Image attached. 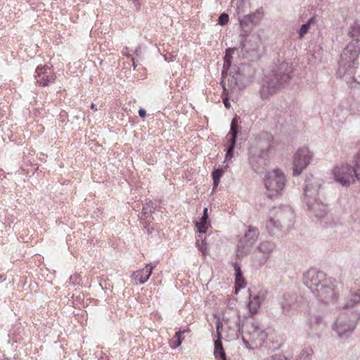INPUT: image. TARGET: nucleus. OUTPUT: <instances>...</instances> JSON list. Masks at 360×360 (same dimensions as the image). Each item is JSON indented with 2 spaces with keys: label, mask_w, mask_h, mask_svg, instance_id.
I'll return each mask as SVG.
<instances>
[{
  "label": "nucleus",
  "mask_w": 360,
  "mask_h": 360,
  "mask_svg": "<svg viewBox=\"0 0 360 360\" xmlns=\"http://www.w3.org/2000/svg\"><path fill=\"white\" fill-rule=\"evenodd\" d=\"M292 68L290 64L281 62L272 72V75L266 77L259 90L262 100H267L276 94L278 90L291 78Z\"/></svg>",
  "instance_id": "obj_3"
},
{
  "label": "nucleus",
  "mask_w": 360,
  "mask_h": 360,
  "mask_svg": "<svg viewBox=\"0 0 360 360\" xmlns=\"http://www.w3.org/2000/svg\"><path fill=\"white\" fill-rule=\"evenodd\" d=\"M314 154L308 147L300 148L293 155L292 174L300 175L311 163Z\"/></svg>",
  "instance_id": "obj_11"
},
{
  "label": "nucleus",
  "mask_w": 360,
  "mask_h": 360,
  "mask_svg": "<svg viewBox=\"0 0 360 360\" xmlns=\"http://www.w3.org/2000/svg\"><path fill=\"white\" fill-rule=\"evenodd\" d=\"M91 108L92 110H96V111L97 110V108H96V107L95 106V105H94V103H92V104L91 105Z\"/></svg>",
  "instance_id": "obj_47"
},
{
  "label": "nucleus",
  "mask_w": 360,
  "mask_h": 360,
  "mask_svg": "<svg viewBox=\"0 0 360 360\" xmlns=\"http://www.w3.org/2000/svg\"><path fill=\"white\" fill-rule=\"evenodd\" d=\"M316 20V17H311L306 23L303 24L301 26L299 30L300 38H302L304 36V34L307 33L311 25L315 23Z\"/></svg>",
  "instance_id": "obj_30"
},
{
  "label": "nucleus",
  "mask_w": 360,
  "mask_h": 360,
  "mask_svg": "<svg viewBox=\"0 0 360 360\" xmlns=\"http://www.w3.org/2000/svg\"><path fill=\"white\" fill-rule=\"evenodd\" d=\"M243 4V0H241L240 1V3H238L237 8H238V11L240 10V6H242Z\"/></svg>",
  "instance_id": "obj_43"
},
{
  "label": "nucleus",
  "mask_w": 360,
  "mask_h": 360,
  "mask_svg": "<svg viewBox=\"0 0 360 360\" xmlns=\"http://www.w3.org/2000/svg\"><path fill=\"white\" fill-rule=\"evenodd\" d=\"M153 269V266L151 264H148L143 269L134 271L132 274V277L136 283L143 284L150 278Z\"/></svg>",
  "instance_id": "obj_15"
},
{
  "label": "nucleus",
  "mask_w": 360,
  "mask_h": 360,
  "mask_svg": "<svg viewBox=\"0 0 360 360\" xmlns=\"http://www.w3.org/2000/svg\"><path fill=\"white\" fill-rule=\"evenodd\" d=\"M352 167L356 181L360 183V151L353 158Z\"/></svg>",
  "instance_id": "obj_26"
},
{
  "label": "nucleus",
  "mask_w": 360,
  "mask_h": 360,
  "mask_svg": "<svg viewBox=\"0 0 360 360\" xmlns=\"http://www.w3.org/2000/svg\"><path fill=\"white\" fill-rule=\"evenodd\" d=\"M133 65H134V68H136V63L134 62V59H133Z\"/></svg>",
  "instance_id": "obj_50"
},
{
  "label": "nucleus",
  "mask_w": 360,
  "mask_h": 360,
  "mask_svg": "<svg viewBox=\"0 0 360 360\" xmlns=\"http://www.w3.org/2000/svg\"><path fill=\"white\" fill-rule=\"evenodd\" d=\"M360 304V294L352 293L351 294L343 306V310L345 311H352V309L356 305Z\"/></svg>",
  "instance_id": "obj_17"
},
{
  "label": "nucleus",
  "mask_w": 360,
  "mask_h": 360,
  "mask_svg": "<svg viewBox=\"0 0 360 360\" xmlns=\"http://www.w3.org/2000/svg\"><path fill=\"white\" fill-rule=\"evenodd\" d=\"M286 184V178L284 173L275 169L269 172L265 177V187L269 191L268 196L271 198L280 194L283 190Z\"/></svg>",
  "instance_id": "obj_8"
},
{
  "label": "nucleus",
  "mask_w": 360,
  "mask_h": 360,
  "mask_svg": "<svg viewBox=\"0 0 360 360\" xmlns=\"http://www.w3.org/2000/svg\"><path fill=\"white\" fill-rule=\"evenodd\" d=\"M268 150H269V145L267 144L265 147L261 148L259 153L258 154V158L266 159L268 156Z\"/></svg>",
  "instance_id": "obj_37"
},
{
  "label": "nucleus",
  "mask_w": 360,
  "mask_h": 360,
  "mask_svg": "<svg viewBox=\"0 0 360 360\" xmlns=\"http://www.w3.org/2000/svg\"><path fill=\"white\" fill-rule=\"evenodd\" d=\"M328 279L323 271L316 270V269H310L304 274L303 282L304 284L314 293Z\"/></svg>",
  "instance_id": "obj_12"
},
{
  "label": "nucleus",
  "mask_w": 360,
  "mask_h": 360,
  "mask_svg": "<svg viewBox=\"0 0 360 360\" xmlns=\"http://www.w3.org/2000/svg\"><path fill=\"white\" fill-rule=\"evenodd\" d=\"M245 42L243 41H242L240 42V46H241L242 50H243L245 49Z\"/></svg>",
  "instance_id": "obj_46"
},
{
  "label": "nucleus",
  "mask_w": 360,
  "mask_h": 360,
  "mask_svg": "<svg viewBox=\"0 0 360 360\" xmlns=\"http://www.w3.org/2000/svg\"><path fill=\"white\" fill-rule=\"evenodd\" d=\"M186 330L177 331L174 336L170 340L169 345L172 349H176L181 345L183 338H181V334L186 333Z\"/></svg>",
  "instance_id": "obj_28"
},
{
  "label": "nucleus",
  "mask_w": 360,
  "mask_h": 360,
  "mask_svg": "<svg viewBox=\"0 0 360 360\" xmlns=\"http://www.w3.org/2000/svg\"><path fill=\"white\" fill-rule=\"evenodd\" d=\"M237 123H238L237 118L234 117L231 121V129H230L229 133L227 135V137L230 136V138L229 140V146L226 153V160L231 159L233 157V149L235 148L236 137L238 135Z\"/></svg>",
  "instance_id": "obj_14"
},
{
  "label": "nucleus",
  "mask_w": 360,
  "mask_h": 360,
  "mask_svg": "<svg viewBox=\"0 0 360 360\" xmlns=\"http://www.w3.org/2000/svg\"><path fill=\"white\" fill-rule=\"evenodd\" d=\"M259 234V229L257 227L249 226L248 231L242 238L255 244L258 239Z\"/></svg>",
  "instance_id": "obj_20"
},
{
  "label": "nucleus",
  "mask_w": 360,
  "mask_h": 360,
  "mask_svg": "<svg viewBox=\"0 0 360 360\" xmlns=\"http://www.w3.org/2000/svg\"><path fill=\"white\" fill-rule=\"evenodd\" d=\"M234 268L236 271V293H237L238 290L245 287L246 283L242 276L240 268L236 265Z\"/></svg>",
  "instance_id": "obj_25"
},
{
  "label": "nucleus",
  "mask_w": 360,
  "mask_h": 360,
  "mask_svg": "<svg viewBox=\"0 0 360 360\" xmlns=\"http://www.w3.org/2000/svg\"><path fill=\"white\" fill-rule=\"evenodd\" d=\"M214 354L217 360H226V354L222 347V343L220 338L214 341Z\"/></svg>",
  "instance_id": "obj_24"
},
{
  "label": "nucleus",
  "mask_w": 360,
  "mask_h": 360,
  "mask_svg": "<svg viewBox=\"0 0 360 360\" xmlns=\"http://www.w3.org/2000/svg\"><path fill=\"white\" fill-rule=\"evenodd\" d=\"M236 49H228L224 57L222 77L227 78V86L231 90L244 89L246 84L250 82L255 75V70L249 65L241 64L238 67L234 66L228 75V70L231 65L232 54Z\"/></svg>",
  "instance_id": "obj_1"
},
{
  "label": "nucleus",
  "mask_w": 360,
  "mask_h": 360,
  "mask_svg": "<svg viewBox=\"0 0 360 360\" xmlns=\"http://www.w3.org/2000/svg\"><path fill=\"white\" fill-rule=\"evenodd\" d=\"M199 238L197 240L196 245L198 248V250L202 253L205 254L207 250V243L205 240H203L201 236H198Z\"/></svg>",
  "instance_id": "obj_34"
},
{
  "label": "nucleus",
  "mask_w": 360,
  "mask_h": 360,
  "mask_svg": "<svg viewBox=\"0 0 360 360\" xmlns=\"http://www.w3.org/2000/svg\"><path fill=\"white\" fill-rule=\"evenodd\" d=\"M233 319V322H230V320L227 319L226 321V323L228 325V327L231 328L233 332H240L241 329L240 315H237Z\"/></svg>",
  "instance_id": "obj_27"
},
{
  "label": "nucleus",
  "mask_w": 360,
  "mask_h": 360,
  "mask_svg": "<svg viewBox=\"0 0 360 360\" xmlns=\"http://www.w3.org/2000/svg\"><path fill=\"white\" fill-rule=\"evenodd\" d=\"M313 351L310 347L303 349L299 356L297 360H309L311 357Z\"/></svg>",
  "instance_id": "obj_33"
},
{
  "label": "nucleus",
  "mask_w": 360,
  "mask_h": 360,
  "mask_svg": "<svg viewBox=\"0 0 360 360\" xmlns=\"http://www.w3.org/2000/svg\"><path fill=\"white\" fill-rule=\"evenodd\" d=\"M274 248H275L274 243H271L270 241H267V240L262 241L257 247V250L259 252H261V253H262V254H264L265 255H267V257H269L270 256V254L274 250Z\"/></svg>",
  "instance_id": "obj_23"
},
{
  "label": "nucleus",
  "mask_w": 360,
  "mask_h": 360,
  "mask_svg": "<svg viewBox=\"0 0 360 360\" xmlns=\"http://www.w3.org/2000/svg\"><path fill=\"white\" fill-rule=\"evenodd\" d=\"M323 180L310 175L305 180L303 201L316 217L321 219L327 213V205L321 198L320 190Z\"/></svg>",
  "instance_id": "obj_2"
},
{
  "label": "nucleus",
  "mask_w": 360,
  "mask_h": 360,
  "mask_svg": "<svg viewBox=\"0 0 360 360\" xmlns=\"http://www.w3.org/2000/svg\"><path fill=\"white\" fill-rule=\"evenodd\" d=\"M269 258V257H267V255H265L262 253V255H259L257 252H255L252 257V265L255 269H259L266 263Z\"/></svg>",
  "instance_id": "obj_21"
},
{
  "label": "nucleus",
  "mask_w": 360,
  "mask_h": 360,
  "mask_svg": "<svg viewBox=\"0 0 360 360\" xmlns=\"http://www.w3.org/2000/svg\"><path fill=\"white\" fill-rule=\"evenodd\" d=\"M146 112L144 109H142V108L139 109V115L140 117H143L146 116Z\"/></svg>",
  "instance_id": "obj_41"
},
{
  "label": "nucleus",
  "mask_w": 360,
  "mask_h": 360,
  "mask_svg": "<svg viewBox=\"0 0 360 360\" xmlns=\"http://www.w3.org/2000/svg\"><path fill=\"white\" fill-rule=\"evenodd\" d=\"M35 79L41 86H48L54 82L56 75L51 66L39 65L35 70Z\"/></svg>",
  "instance_id": "obj_13"
},
{
  "label": "nucleus",
  "mask_w": 360,
  "mask_h": 360,
  "mask_svg": "<svg viewBox=\"0 0 360 360\" xmlns=\"http://www.w3.org/2000/svg\"><path fill=\"white\" fill-rule=\"evenodd\" d=\"M221 83H222V86H223V88H224V91H228L229 89H227L226 87V82H225V81L223 80L221 82Z\"/></svg>",
  "instance_id": "obj_44"
},
{
  "label": "nucleus",
  "mask_w": 360,
  "mask_h": 360,
  "mask_svg": "<svg viewBox=\"0 0 360 360\" xmlns=\"http://www.w3.org/2000/svg\"><path fill=\"white\" fill-rule=\"evenodd\" d=\"M210 226V223L208 218H204L202 217L199 221L195 223V226L200 233H205Z\"/></svg>",
  "instance_id": "obj_29"
},
{
  "label": "nucleus",
  "mask_w": 360,
  "mask_h": 360,
  "mask_svg": "<svg viewBox=\"0 0 360 360\" xmlns=\"http://www.w3.org/2000/svg\"><path fill=\"white\" fill-rule=\"evenodd\" d=\"M267 360H290V359L283 354H276L274 356H271Z\"/></svg>",
  "instance_id": "obj_38"
},
{
  "label": "nucleus",
  "mask_w": 360,
  "mask_h": 360,
  "mask_svg": "<svg viewBox=\"0 0 360 360\" xmlns=\"http://www.w3.org/2000/svg\"><path fill=\"white\" fill-rule=\"evenodd\" d=\"M216 325H217V332L219 336L220 337V335H221V329L223 327V324H222V322L220 321L219 319H217V321L216 322Z\"/></svg>",
  "instance_id": "obj_39"
},
{
  "label": "nucleus",
  "mask_w": 360,
  "mask_h": 360,
  "mask_svg": "<svg viewBox=\"0 0 360 360\" xmlns=\"http://www.w3.org/2000/svg\"><path fill=\"white\" fill-rule=\"evenodd\" d=\"M334 181L345 187L354 184L356 181L352 166L347 163L336 165L331 170Z\"/></svg>",
  "instance_id": "obj_9"
},
{
  "label": "nucleus",
  "mask_w": 360,
  "mask_h": 360,
  "mask_svg": "<svg viewBox=\"0 0 360 360\" xmlns=\"http://www.w3.org/2000/svg\"><path fill=\"white\" fill-rule=\"evenodd\" d=\"M264 141H262V140H259V146H260V147H263V146H263V143H264Z\"/></svg>",
  "instance_id": "obj_48"
},
{
  "label": "nucleus",
  "mask_w": 360,
  "mask_h": 360,
  "mask_svg": "<svg viewBox=\"0 0 360 360\" xmlns=\"http://www.w3.org/2000/svg\"><path fill=\"white\" fill-rule=\"evenodd\" d=\"M254 244L243 239H240L237 247V257H243L249 252Z\"/></svg>",
  "instance_id": "obj_18"
},
{
  "label": "nucleus",
  "mask_w": 360,
  "mask_h": 360,
  "mask_svg": "<svg viewBox=\"0 0 360 360\" xmlns=\"http://www.w3.org/2000/svg\"><path fill=\"white\" fill-rule=\"evenodd\" d=\"M295 302V297L290 295H284L281 302L283 312L285 314H290L294 309Z\"/></svg>",
  "instance_id": "obj_16"
},
{
  "label": "nucleus",
  "mask_w": 360,
  "mask_h": 360,
  "mask_svg": "<svg viewBox=\"0 0 360 360\" xmlns=\"http://www.w3.org/2000/svg\"><path fill=\"white\" fill-rule=\"evenodd\" d=\"M266 338L265 330L255 321L246 325L242 336L243 344L249 349L261 347Z\"/></svg>",
  "instance_id": "obj_7"
},
{
  "label": "nucleus",
  "mask_w": 360,
  "mask_h": 360,
  "mask_svg": "<svg viewBox=\"0 0 360 360\" xmlns=\"http://www.w3.org/2000/svg\"><path fill=\"white\" fill-rule=\"evenodd\" d=\"M308 321L309 328L314 331H318L319 329H321L323 326H325L322 318L318 315L310 316Z\"/></svg>",
  "instance_id": "obj_19"
},
{
  "label": "nucleus",
  "mask_w": 360,
  "mask_h": 360,
  "mask_svg": "<svg viewBox=\"0 0 360 360\" xmlns=\"http://www.w3.org/2000/svg\"><path fill=\"white\" fill-rule=\"evenodd\" d=\"M360 49L358 46V39L350 41L344 49L340 56L337 75L340 78H345L349 82L350 79L355 80L354 75L357 68L356 63Z\"/></svg>",
  "instance_id": "obj_5"
},
{
  "label": "nucleus",
  "mask_w": 360,
  "mask_h": 360,
  "mask_svg": "<svg viewBox=\"0 0 360 360\" xmlns=\"http://www.w3.org/2000/svg\"><path fill=\"white\" fill-rule=\"evenodd\" d=\"M229 19V18L228 14L222 13L219 17V20H218L219 24L221 25H225L228 23Z\"/></svg>",
  "instance_id": "obj_36"
},
{
  "label": "nucleus",
  "mask_w": 360,
  "mask_h": 360,
  "mask_svg": "<svg viewBox=\"0 0 360 360\" xmlns=\"http://www.w3.org/2000/svg\"><path fill=\"white\" fill-rule=\"evenodd\" d=\"M255 155H256V153H254V155L250 158V161L251 162H254L255 160Z\"/></svg>",
  "instance_id": "obj_45"
},
{
  "label": "nucleus",
  "mask_w": 360,
  "mask_h": 360,
  "mask_svg": "<svg viewBox=\"0 0 360 360\" xmlns=\"http://www.w3.org/2000/svg\"><path fill=\"white\" fill-rule=\"evenodd\" d=\"M202 217H204V218H208V209L207 208L204 209Z\"/></svg>",
  "instance_id": "obj_42"
},
{
  "label": "nucleus",
  "mask_w": 360,
  "mask_h": 360,
  "mask_svg": "<svg viewBox=\"0 0 360 360\" xmlns=\"http://www.w3.org/2000/svg\"><path fill=\"white\" fill-rule=\"evenodd\" d=\"M314 295L321 302L328 304L337 300L339 295L338 284L334 279L328 278Z\"/></svg>",
  "instance_id": "obj_10"
},
{
  "label": "nucleus",
  "mask_w": 360,
  "mask_h": 360,
  "mask_svg": "<svg viewBox=\"0 0 360 360\" xmlns=\"http://www.w3.org/2000/svg\"><path fill=\"white\" fill-rule=\"evenodd\" d=\"M143 212L144 214L147 213L146 209L145 207L143 208Z\"/></svg>",
  "instance_id": "obj_49"
},
{
  "label": "nucleus",
  "mask_w": 360,
  "mask_h": 360,
  "mask_svg": "<svg viewBox=\"0 0 360 360\" xmlns=\"http://www.w3.org/2000/svg\"><path fill=\"white\" fill-rule=\"evenodd\" d=\"M223 102H224V105H225V107L226 108H229L231 107V104H230V103H229V101L227 98H223Z\"/></svg>",
  "instance_id": "obj_40"
},
{
  "label": "nucleus",
  "mask_w": 360,
  "mask_h": 360,
  "mask_svg": "<svg viewBox=\"0 0 360 360\" xmlns=\"http://www.w3.org/2000/svg\"><path fill=\"white\" fill-rule=\"evenodd\" d=\"M295 213L291 207L283 205L272 208L266 222V229L272 236H277L283 229H291L294 226Z\"/></svg>",
  "instance_id": "obj_4"
},
{
  "label": "nucleus",
  "mask_w": 360,
  "mask_h": 360,
  "mask_svg": "<svg viewBox=\"0 0 360 360\" xmlns=\"http://www.w3.org/2000/svg\"><path fill=\"white\" fill-rule=\"evenodd\" d=\"M247 17H250L251 24L257 25L263 17L262 11L257 10L255 13L246 15Z\"/></svg>",
  "instance_id": "obj_31"
},
{
  "label": "nucleus",
  "mask_w": 360,
  "mask_h": 360,
  "mask_svg": "<svg viewBox=\"0 0 360 360\" xmlns=\"http://www.w3.org/2000/svg\"><path fill=\"white\" fill-rule=\"evenodd\" d=\"M262 299L259 295H250L248 302L249 310L251 314H255L260 307Z\"/></svg>",
  "instance_id": "obj_22"
},
{
  "label": "nucleus",
  "mask_w": 360,
  "mask_h": 360,
  "mask_svg": "<svg viewBox=\"0 0 360 360\" xmlns=\"http://www.w3.org/2000/svg\"><path fill=\"white\" fill-rule=\"evenodd\" d=\"M251 23L250 20V17H247L245 15L241 20H240V26L244 32V34L247 35L248 32H250V29H249V24Z\"/></svg>",
  "instance_id": "obj_32"
},
{
  "label": "nucleus",
  "mask_w": 360,
  "mask_h": 360,
  "mask_svg": "<svg viewBox=\"0 0 360 360\" xmlns=\"http://www.w3.org/2000/svg\"><path fill=\"white\" fill-rule=\"evenodd\" d=\"M223 171L221 169H216L212 172V179L214 187H217L218 186Z\"/></svg>",
  "instance_id": "obj_35"
},
{
  "label": "nucleus",
  "mask_w": 360,
  "mask_h": 360,
  "mask_svg": "<svg viewBox=\"0 0 360 360\" xmlns=\"http://www.w3.org/2000/svg\"><path fill=\"white\" fill-rule=\"evenodd\" d=\"M360 314L357 311H342L338 316L333 329L340 338L348 335L356 328Z\"/></svg>",
  "instance_id": "obj_6"
}]
</instances>
